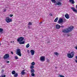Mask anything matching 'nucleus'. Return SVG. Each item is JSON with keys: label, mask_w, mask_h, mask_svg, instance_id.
Returning <instances> with one entry per match:
<instances>
[{"label": "nucleus", "mask_w": 77, "mask_h": 77, "mask_svg": "<svg viewBox=\"0 0 77 77\" xmlns=\"http://www.w3.org/2000/svg\"><path fill=\"white\" fill-rule=\"evenodd\" d=\"M32 76V77H34L35 76V74L33 73H32L31 74Z\"/></svg>", "instance_id": "bb28decb"}, {"label": "nucleus", "mask_w": 77, "mask_h": 77, "mask_svg": "<svg viewBox=\"0 0 77 77\" xmlns=\"http://www.w3.org/2000/svg\"><path fill=\"white\" fill-rule=\"evenodd\" d=\"M27 53H29V50H28L27 51Z\"/></svg>", "instance_id": "ea45409f"}, {"label": "nucleus", "mask_w": 77, "mask_h": 77, "mask_svg": "<svg viewBox=\"0 0 77 77\" xmlns=\"http://www.w3.org/2000/svg\"><path fill=\"white\" fill-rule=\"evenodd\" d=\"M6 75H2L0 77H5Z\"/></svg>", "instance_id": "a878e982"}, {"label": "nucleus", "mask_w": 77, "mask_h": 77, "mask_svg": "<svg viewBox=\"0 0 77 77\" xmlns=\"http://www.w3.org/2000/svg\"><path fill=\"white\" fill-rule=\"evenodd\" d=\"M54 54L55 55H59V53L57 52H54Z\"/></svg>", "instance_id": "393cba45"}, {"label": "nucleus", "mask_w": 77, "mask_h": 77, "mask_svg": "<svg viewBox=\"0 0 77 77\" xmlns=\"http://www.w3.org/2000/svg\"><path fill=\"white\" fill-rule=\"evenodd\" d=\"M11 73L12 74H13L14 75L16 73V72H15V71H13Z\"/></svg>", "instance_id": "a211bd4d"}, {"label": "nucleus", "mask_w": 77, "mask_h": 77, "mask_svg": "<svg viewBox=\"0 0 77 77\" xmlns=\"http://www.w3.org/2000/svg\"><path fill=\"white\" fill-rule=\"evenodd\" d=\"M62 0H57V1H59V2H60Z\"/></svg>", "instance_id": "58836bf2"}, {"label": "nucleus", "mask_w": 77, "mask_h": 77, "mask_svg": "<svg viewBox=\"0 0 77 77\" xmlns=\"http://www.w3.org/2000/svg\"><path fill=\"white\" fill-rule=\"evenodd\" d=\"M69 2L70 3H71L72 4H74V3H75V2H74V0H69Z\"/></svg>", "instance_id": "ddd939ff"}, {"label": "nucleus", "mask_w": 77, "mask_h": 77, "mask_svg": "<svg viewBox=\"0 0 77 77\" xmlns=\"http://www.w3.org/2000/svg\"><path fill=\"white\" fill-rule=\"evenodd\" d=\"M32 22H29L28 23V25H32Z\"/></svg>", "instance_id": "c85d7f7f"}, {"label": "nucleus", "mask_w": 77, "mask_h": 77, "mask_svg": "<svg viewBox=\"0 0 77 77\" xmlns=\"http://www.w3.org/2000/svg\"><path fill=\"white\" fill-rule=\"evenodd\" d=\"M14 77H17L18 76V74L17 73H15V74H14Z\"/></svg>", "instance_id": "aec40b11"}, {"label": "nucleus", "mask_w": 77, "mask_h": 77, "mask_svg": "<svg viewBox=\"0 0 77 77\" xmlns=\"http://www.w3.org/2000/svg\"><path fill=\"white\" fill-rule=\"evenodd\" d=\"M57 5H62V3L60 2V1H57L55 3V5L57 6Z\"/></svg>", "instance_id": "39448f33"}, {"label": "nucleus", "mask_w": 77, "mask_h": 77, "mask_svg": "<svg viewBox=\"0 0 77 77\" xmlns=\"http://www.w3.org/2000/svg\"><path fill=\"white\" fill-rule=\"evenodd\" d=\"M59 77H65L64 76H63V75H59Z\"/></svg>", "instance_id": "7c9ffc66"}, {"label": "nucleus", "mask_w": 77, "mask_h": 77, "mask_svg": "<svg viewBox=\"0 0 77 77\" xmlns=\"http://www.w3.org/2000/svg\"><path fill=\"white\" fill-rule=\"evenodd\" d=\"M31 73H34L35 72V70L34 69H32L31 70Z\"/></svg>", "instance_id": "f3484780"}, {"label": "nucleus", "mask_w": 77, "mask_h": 77, "mask_svg": "<svg viewBox=\"0 0 77 77\" xmlns=\"http://www.w3.org/2000/svg\"><path fill=\"white\" fill-rule=\"evenodd\" d=\"M16 54L19 56H21V50L18 48L17 49Z\"/></svg>", "instance_id": "f03ea898"}, {"label": "nucleus", "mask_w": 77, "mask_h": 77, "mask_svg": "<svg viewBox=\"0 0 77 77\" xmlns=\"http://www.w3.org/2000/svg\"><path fill=\"white\" fill-rule=\"evenodd\" d=\"M12 42H11V43H12Z\"/></svg>", "instance_id": "c03bdc74"}, {"label": "nucleus", "mask_w": 77, "mask_h": 77, "mask_svg": "<svg viewBox=\"0 0 77 77\" xmlns=\"http://www.w3.org/2000/svg\"><path fill=\"white\" fill-rule=\"evenodd\" d=\"M63 22V19L62 18H60L58 21V24H60V23H62Z\"/></svg>", "instance_id": "6e6552de"}, {"label": "nucleus", "mask_w": 77, "mask_h": 77, "mask_svg": "<svg viewBox=\"0 0 77 77\" xmlns=\"http://www.w3.org/2000/svg\"><path fill=\"white\" fill-rule=\"evenodd\" d=\"M52 2H54V3H56V0H51Z\"/></svg>", "instance_id": "4be33fe9"}, {"label": "nucleus", "mask_w": 77, "mask_h": 77, "mask_svg": "<svg viewBox=\"0 0 77 77\" xmlns=\"http://www.w3.org/2000/svg\"><path fill=\"white\" fill-rule=\"evenodd\" d=\"M74 27L72 26V27H69V29H66L63 30V33H68L71 32Z\"/></svg>", "instance_id": "f257e3e1"}, {"label": "nucleus", "mask_w": 77, "mask_h": 77, "mask_svg": "<svg viewBox=\"0 0 77 77\" xmlns=\"http://www.w3.org/2000/svg\"><path fill=\"white\" fill-rule=\"evenodd\" d=\"M35 63L34 62H32V63H31V65L32 66H33V65H35Z\"/></svg>", "instance_id": "b1692460"}, {"label": "nucleus", "mask_w": 77, "mask_h": 77, "mask_svg": "<svg viewBox=\"0 0 77 77\" xmlns=\"http://www.w3.org/2000/svg\"><path fill=\"white\" fill-rule=\"evenodd\" d=\"M13 16H14V15L13 14H12H12H10V17H12Z\"/></svg>", "instance_id": "2f4dec72"}, {"label": "nucleus", "mask_w": 77, "mask_h": 77, "mask_svg": "<svg viewBox=\"0 0 77 77\" xmlns=\"http://www.w3.org/2000/svg\"><path fill=\"white\" fill-rule=\"evenodd\" d=\"M30 52L31 54V55H34V54H35V51L34 50H30Z\"/></svg>", "instance_id": "9b49d317"}, {"label": "nucleus", "mask_w": 77, "mask_h": 77, "mask_svg": "<svg viewBox=\"0 0 77 77\" xmlns=\"http://www.w3.org/2000/svg\"><path fill=\"white\" fill-rule=\"evenodd\" d=\"M56 28L57 29H59L60 28V26L59 24H57L56 26Z\"/></svg>", "instance_id": "9d476101"}, {"label": "nucleus", "mask_w": 77, "mask_h": 77, "mask_svg": "<svg viewBox=\"0 0 77 77\" xmlns=\"http://www.w3.org/2000/svg\"><path fill=\"white\" fill-rule=\"evenodd\" d=\"M28 28H29V29H30V26H28Z\"/></svg>", "instance_id": "79ce46f5"}, {"label": "nucleus", "mask_w": 77, "mask_h": 77, "mask_svg": "<svg viewBox=\"0 0 77 77\" xmlns=\"http://www.w3.org/2000/svg\"><path fill=\"white\" fill-rule=\"evenodd\" d=\"M6 62H7V63H9V61H6Z\"/></svg>", "instance_id": "473e14b6"}, {"label": "nucleus", "mask_w": 77, "mask_h": 77, "mask_svg": "<svg viewBox=\"0 0 77 77\" xmlns=\"http://www.w3.org/2000/svg\"><path fill=\"white\" fill-rule=\"evenodd\" d=\"M71 9H72V10H73V11H74L75 12H76V13L77 12V10L76 9H75L74 8L71 7Z\"/></svg>", "instance_id": "f8f14e48"}, {"label": "nucleus", "mask_w": 77, "mask_h": 77, "mask_svg": "<svg viewBox=\"0 0 77 77\" xmlns=\"http://www.w3.org/2000/svg\"><path fill=\"white\" fill-rule=\"evenodd\" d=\"M64 27V26L63 25H62V26H60L61 27Z\"/></svg>", "instance_id": "c9c22d12"}, {"label": "nucleus", "mask_w": 77, "mask_h": 77, "mask_svg": "<svg viewBox=\"0 0 77 77\" xmlns=\"http://www.w3.org/2000/svg\"><path fill=\"white\" fill-rule=\"evenodd\" d=\"M57 20H58V17H57L54 20V22H57Z\"/></svg>", "instance_id": "412c9836"}, {"label": "nucleus", "mask_w": 77, "mask_h": 77, "mask_svg": "<svg viewBox=\"0 0 77 77\" xmlns=\"http://www.w3.org/2000/svg\"><path fill=\"white\" fill-rule=\"evenodd\" d=\"M75 61L76 63H77V60H75Z\"/></svg>", "instance_id": "f704fd0d"}, {"label": "nucleus", "mask_w": 77, "mask_h": 77, "mask_svg": "<svg viewBox=\"0 0 77 77\" xmlns=\"http://www.w3.org/2000/svg\"><path fill=\"white\" fill-rule=\"evenodd\" d=\"M9 56V55L8 54H6L4 56V59H7L8 58Z\"/></svg>", "instance_id": "1a4fd4ad"}, {"label": "nucleus", "mask_w": 77, "mask_h": 77, "mask_svg": "<svg viewBox=\"0 0 77 77\" xmlns=\"http://www.w3.org/2000/svg\"><path fill=\"white\" fill-rule=\"evenodd\" d=\"M6 9H4V12H6Z\"/></svg>", "instance_id": "72a5a7b5"}, {"label": "nucleus", "mask_w": 77, "mask_h": 77, "mask_svg": "<svg viewBox=\"0 0 77 77\" xmlns=\"http://www.w3.org/2000/svg\"><path fill=\"white\" fill-rule=\"evenodd\" d=\"M61 24H62V23Z\"/></svg>", "instance_id": "a18cd8bd"}, {"label": "nucleus", "mask_w": 77, "mask_h": 77, "mask_svg": "<svg viewBox=\"0 0 77 77\" xmlns=\"http://www.w3.org/2000/svg\"><path fill=\"white\" fill-rule=\"evenodd\" d=\"M41 23H42V22H41Z\"/></svg>", "instance_id": "49530a36"}, {"label": "nucleus", "mask_w": 77, "mask_h": 77, "mask_svg": "<svg viewBox=\"0 0 77 77\" xmlns=\"http://www.w3.org/2000/svg\"><path fill=\"white\" fill-rule=\"evenodd\" d=\"M11 54H13L14 53H13V52H11Z\"/></svg>", "instance_id": "4c0bfd02"}, {"label": "nucleus", "mask_w": 77, "mask_h": 77, "mask_svg": "<svg viewBox=\"0 0 77 77\" xmlns=\"http://www.w3.org/2000/svg\"><path fill=\"white\" fill-rule=\"evenodd\" d=\"M40 60L41 61H45V56H42L40 57Z\"/></svg>", "instance_id": "0eeeda50"}, {"label": "nucleus", "mask_w": 77, "mask_h": 77, "mask_svg": "<svg viewBox=\"0 0 77 77\" xmlns=\"http://www.w3.org/2000/svg\"><path fill=\"white\" fill-rule=\"evenodd\" d=\"M34 67L33 66H31L30 67L31 69H33Z\"/></svg>", "instance_id": "cd10ccee"}, {"label": "nucleus", "mask_w": 77, "mask_h": 77, "mask_svg": "<svg viewBox=\"0 0 77 77\" xmlns=\"http://www.w3.org/2000/svg\"><path fill=\"white\" fill-rule=\"evenodd\" d=\"M24 71L25 70H23L21 72V74L22 75H24V74H25V72H24Z\"/></svg>", "instance_id": "2eb2a0df"}, {"label": "nucleus", "mask_w": 77, "mask_h": 77, "mask_svg": "<svg viewBox=\"0 0 77 77\" xmlns=\"http://www.w3.org/2000/svg\"><path fill=\"white\" fill-rule=\"evenodd\" d=\"M23 40H24V38L20 37L17 39V41L18 42H21V41H23Z\"/></svg>", "instance_id": "423d86ee"}, {"label": "nucleus", "mask_w": 77, "mask_h": 77, "mask_svg": "<svg viewBox=\"0 0 77 77\" xmlns=\"http://www.w3.org/2000/svg\"><path fill=\"white\" fill-rule=\"evenodd\" d=\"M75 57V58H76V59H77V56H76Z\"/></svg>", "instance_id": "a19ab883"}, {"label": "nucleus", "mask_w": 77, "mask_h": 77, "mask_svg": "<svg viewBox=\"0 0 77 77\" xmlns=\"http://www.w3.org/2000/svg\"><path fill=\"white\" fill-rule=\"evenodd\" d=\"M65 17L66 18H67V19H69V15L68 14H65Z\"/></svg>", "instance_id": "4468645a"}, {"label": "nucleus", "mask_w": 77, "mask_h": 77, "mask_svg": "<svg viewBox=\"0 0 77 77\" xmlns=\"http://www.w3.org/2000/svg\"><path fill=\"white\" fill-rule=\"evenodd\" d=\"M51 16H52V14H51Z\"/></svg>", "instance_id": "37998d69"}, {"label": "nucleus", "mask_w": 77, "mask_h": 77, "mask_svg": "<svg viewBox=\"0 0 77 77\" xmlns=\"http://www.w3.org/2000/svg\"><path fill=\"white\" fill-rule=\"evenodd\" d=\"M75 48L77 50V46H76L75 47Z\"/></svg>", "instance_id": "e433bc0d"}, {"label": "nucleus", "mask_w": 77, "mask_h": 77, "mask_svg": "<svg viewBox=\"0 0 77 77\" xmlns=\"http://www.w3.org/2000/svg\"><path fill=\"white\" fill-rule=\"evenodd\" d=\"M74 52H72L70 54H68L67 56L69 58H72L74 57Z\"/></svg>", "instance_id": "7ed1b4c3"}, {"label": "nucleus", "mask_w": 77, "mask_h": 77, "mask_svg": "<svg viewBox=\"0 0 77 77\" xmlns=\"http://www.w3.org/2000/svg\"><path fill=\"white\" fill-rule=\"evenodd\" d=\"M5 21L7 23H9L12 22V19H10L9 17H7L5 19Z\"/></svg>", "instance_id": "20e7f679"}, {"label": "nucleus", "mask_w": 77, "mask_h": 77, "mask_svg": "<svg viewBox=\"0 0 77 77\" xmlns=\"http://www.w3.org/2000/svg\"><path fill=\"white\" fill-rule=\"evenodd\" d=\"M3 31V29L0 28V33H2Z\"/></svg>", "instance_id": "6ab92c4d"}, {"label": "nucleus", "mask_w": 77, "mask_h": 77, "mask_svg": "<svg viewBox=\"0 0 77 77\" xmlns=\"http://www.w3.org/2000/svg\"><path fill=\"white\" fill-rule=\"evenodd\" d=\"M29 46H30L29 44H28L26 45V48H29Z\"/></svg>", "instance_id": "5701e85b"}, {"label": "nucleus", "mask_w": 77, "mask_h": 77, "mask_svg": "<svg viewBox=\"0 0 77 77\" xmlns=\"http://www.w3.org/2000/svg\"><path fill=\"white\" fill-rule=\"evenodd\" d=\"M25 43V42L23 41V42H19L20 44H24Z\"/></svg>", "instance_id": "dca6fc26"}, {"label": "nucleus", "mask_w": 77, "mask_h": 77, "mask_svg": "<svg viewBox=\"0 0 77 77\" xmlns=\"http://www.w3.org/2000/svg\"><path fill=\"white\" fill-rule=\"evenodd\" d=\"M14 58H15V59H18V57H17V56H15L14 57Z\"/></svg>", "instance_id": "c756f323"}]
</instances>
